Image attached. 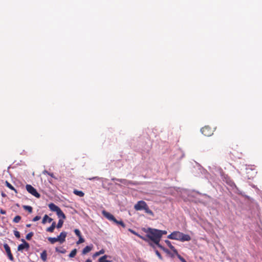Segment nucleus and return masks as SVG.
I'll return each mask as SVG.
<instances>
[{"mask_svg":"<svg viewBox=\"0 0 262 262\" xmlns=\"http://www.w3.org/2000/svg\"><path fill=\"white\" fill-rule=\"evenodd\" d=\"M146 233H147L146 236L149 239L152 241L159 247L164 250V248L160 244L161 238V235L160 234V230L148 228L146 231Z\"/></svg>","mask_w":262,"mask_h":262,"instance_id":"1","label":"nucleus"},{"mask_svg":"<svg viewBox=\"0 0 262 262\" xmlns=\"http://www.w3.org/2000/svg\"><path fill=\"white\" fill-rule=\"evenodd\" d=\"M167 238L181 242L189 241L191 239V237L188 234H185L180 231H173L168 235Z\"/></svg>","mask_w":262,"mask_h":262,"instance_id":"2","label":"nucleus"},{"mask_svg":"<svg viewBox=\"0 0 262 262\" xmlns=\"http://www.w3.org/2000/svg\"><path fill=\"white\" fill-rule=\"evenodd\" d=\"M134 208L136 210H144L145 212L154 216V212L149 208L147 203L144 201H139L134 206Z\"/></svg>","mask_w":262,"mask_h":262,"instance_id":"3","label":"nucleus"},{"mask_svg":"<svg viewBox=\"0 0 262 262\" xmlns=\"http://www.w3.org/2000/svg\"><path fill=\"white\" fill-rule=\"evenodd\" d=\"M26 188L28 192L31 193L33 196H35L37 198H39L40 197V195L39 193L37 192L36 189H35L32 186L29 184H27L26 186Z\"/></svg>","mask_w":262,"mask_h":262,"instance_id":"4","label":"nucleus"},{"mask_svg":"<svg viewBox=\"0 0 262 262\" xmlns=\"http://www.w3.org/2000/svg\"><path fill=\"white\" fill-rule=\"evenodd\" d=\"M202 133L205 136L209 137L213 134V129L209 126H205L201 129Z\"/></svg>","mask_w":262,"mask_h":262,"instance_id":"5","label":"nucleus"},{"mask_svg":"<svg viewBox=\"0 0 262 262\" xmlns=\"http://www.w3.org/2000/svg\"><path fill=\"white\" fill-rule=\"evenodd\" d=\"M21 241L23 243L18 245L17 247L18 251H21L25 249L28 250L30 247L29 244L24 239H21Z\"/></svg>","mask_w":262,"mask_h":262,"instance_id":"6","label":"nucleus"},{"mask_svg":"<svg viewBox=\"0 0 262 262\" xmlns=\"http://www.w3.org/2000/svg\"><path fill=\"white\" fill-rule=\"evenodd\" d=\"M4 248L7 254V255H8L9 259L11 261H13L14 260V258H13V256L11 252L10 248L9 246V245L7 244H5L4 245Z\"/></svg>","mask_w":262,"mask_h":262,"instance_id":"7","label":"nucleus"},{"mask_svg":"<svg viewBox=\"0 0 262 262\" xmlns=\"http://www.w3.org/2000/svg\"><path fill=\"white\" fill-rule=\"evenodd\" d=\"M102 214L108 220L113 221L114 223H115V222H117V220L115 219L114 215L104 210L102 211Z\"/></svg>","mask_w":262,"mask_h":262,"instance_id":"8","label":"nucleus"},{"mask_svg":"<svg viewBox=\"0 0 262 262\" xmlns=\"http://www.w3.org/2000/svg\"><path fill=\"white\" fill-rule=\"evenodd\" d=\"M67 232H64V231H62L61 232L59 235H58L57 238L58 240V242L62 244L64 242H65L66 241V236H67Z\"/></svg>","mask_w":262,"mask_h":262,"instance_id":"9","label":"nucleus"},{"mask_svg":"<svg viewBox=\"0 0 262 262\" xmlns=\"http://www.w3.org/2000/svg\"><path fill=\"white\" fill-rule=\"evenodd\" d=\"M49 208L52 211L57 212L59 209V207L54 204V203H50L49 204Z\"/></svg>","mask_w":262,"mask_h":262,"instance_id":"10","label":"nucleus"},{"mask_svg":"<svg viewBox=\"0 0 262 262\" xmlns=\"http://www.w3.org/2000/svg\"><path fill=\"white\" fill-rule=\"evenodd\" d=\"M93 246L91 245V246H86L82 251V254L85 255L88 253L90 252L93 249Z\"/></svg>","mask_w":262,"mask_h":262,"instance_id":"11","label":"nucleus"},{"mask_svg":"<svg viewBox=\"0 0 262 262\" xmlns=\"http://www.w3.org/2000/svg\"><path fill=\"white\" fill-rule=\"evenodd\" d=\"M53 221V219L50 217L47 214H45L44 216L43 217L42 220V224H45L47 222L49 223H51Z\"/></svg>","mask_w":262,"mask_h":262,"instance_id":"12","label":"nucleus"},{"mask_svg":"<svg viewBox=\"0 0 262 262\" xmlns=\"http://www.w3.org/2000/svg\"><path fill=\"white\" fill-rule=\"evenodd\" d=\"M165 243L166 244H167V245L169 247V248L173 252H174L175 253H177L178 254V252H177V250L176 249V248H174V246H173L171 244V242L168 241V240H166L165 241Z\"/></svg>","mask_w":262,"mask_h":262,"instance_id":"13","label":"nucleus"},{"mask_svg":"<svg viewBox=\"0 0 262 262\" xmlns=\"http://www.w3.org/2000/svg\"><path fill=\"white\" fill-rule=\"evenodd\" d=\"M40 258L43 261H46L47 260V251L44 250L40 254Z\"/></svg>","mask_w":262,"mask_h":262,"instance_id":"14","label":"nucleus"},{"mask_svg":"<svg viewBox=\"0 0 262 262\" xmlns=\"http://www.w3.org/2000/svg\"><path fill=\"white\" fill-rule=\"evenodd\" d=\"M108 257H110V256L107 255H104L103 256L99 258L98 262H111V260L107 259V258Z\"/></svg>","mask_w":262,"mask_h":262,"instance_id":"15","label":"nucleus"},{"mask_svg":"<svg viewBox=\"0 0 262 262\" xmlns=\"http://www.w3.org/2000/svg\"><path fill=\"white\" fill-rule=\"evenodd\" d=\"M56 214L59 218H61L62 219H65L66 218L65 214L60 208H59V209L56 212Z\"/></svg>","mask_w":262,"mask_h":262,"instance_id":"16","label":"nucleus"},{"mask_svg":"<svg viewBox=\"0 0 262 262\" xmlns=\"http://www.w3.org/2000/svg\"><path fill=\"white\" fill-rule=\"evenodd\" d=\"M56 227V222H53L51 225V226L49 227H48L47 229H46V231L47 232H53L55 229V228Z\"/></svg>","mask_w":262,"mask_h":262,"instance_id":"17","label":"nucleus"},{"mask_svg":"<svg viewBox=\"0 0 262 262\" xmlns=\"http://www.w3.org/2000/svg\"><path fill=\"white\" fill-rule=\"evenodd\" d=\"M73 193L75 194H76V195H78L79 196H80V197H82L84 195V192L83 191H80V190H77V189L74 190Z\"/></svg>","mask_w":262,"mask_h":262,"instance_id":"18","label":"nucleus"},{"mask_svg":"<svg viewBox=\"0 0 262 262\" xmlns=\"http://www.w3.org/2000/svg\"><path fill=\"white\" fill-rule=\"evenodd\" d=\"M48 240L52 244H54L55 243H56L57 242H58V240L57 237H49L48 238Z\"/></svg>","mask_w":262,"mask_h":262,"instance_id":"19","label":"nucleus"},{"mask_svg":"<svg viewBox=\"0 0 262 262\" xmlns=\"http://www.w3.org/2000/svg\"><path fill=\"white\" fill-rule=\"evenodd\" d=\"M77 252V249H74L70 253V254L69 255V257H70V258L74 257L75 256V255H76Z\"/></svg>","mask_w":262,"mask_h":262,"instance_id":"20","label":"nucleus"},{"mask_svg":"<svg viewBox=\"0 0 262 262\" xmlns=\"http://www.w3.org/2000/svg\"><path fill=\"white\" fill-rule=\"evenodd\" d=\"M63 220L64 219H60L58 221V224L56 226V227L57 228H60L62 227V225H63Z\"/></svg>","mask_w":262,"mask_h":262,"instance_id":"21","label":"nucleus"},{"mask_svg":"<svg viewBox=\"0 0 262 262\" xmlns=\"http://www.w3.org/2000/svg\"><path fill=\"white\" fill-rule=\"evenodd\" d=\"M23 208L25 210L28 211L30 213L32 212V207L30 206L24 205Z\"/></svg>","mask_w":262,"mask_h":262,"instance_id":"22","label":"nucleus"},{"mask_svg":"<svg viewBox=\"0 0 262 262\" xmlns=\"http://www.w3.org/2000/svg\"><path fill=\"white\" fill-rule=\"evenodd\" d=\"M6 186L10 188V189L14 190L16 193H17V190L14 188V187L8 182H6Z\"/></svg>","mask_w":262,"mask_h":262,"instance_id":"23","label":"nucleus"},{"mask_svg":"<svg viewBox=\"0 0 262 262\" xmlns=\"http://www.w3.org/2000/svg\"><path fill=\"white\" fill-rule=\"evenodd\" d=\"M21 217L19 215H16L13 220V222L18 223L20 222Z\"/></svg>","mask_w":262,"mask_h":262,"instance_id":"24","label":"nucleus"},{"mask_svg":"<svg viewBox=\"0 0 262 262\" xmlns=\"http://www.w3.org/2000/svg\"><path fill=\"white\" fill-rule=\"evenodd\" d=\"M55 251L60 253H65L66 252V249L62 248H61V249H59L58 248L56 247L55 248Z\"/></svg>","mask_w":262,"mask_h":262,"instance_id":"25","label":"nucleus"},{"mask_svg":"<svg viewBox=\"0 0 262 262\" xmlns=\"http://www.w3.org/2000/svg\"><path fill=\"white\" fill-rule=\"evenodd\" d=\"M104 252H105L104 250L103 249H101L99 251L95 253H94L93 255V256L94 257L98 256L100 254H103Z\"/></svg>","mask_w":262,"mask_h":262,"instance_id":"26","label":"nucleus"},{"mask_svg":"<svg viewBox=\"0 0 262 262\" xmlns=\"http://www.w3.org/2000/svg\"><path fill=\"white\" fill-rule=\"evenodd\" d=\"M33 235H34V233L33 232H31L27 234V235L26 236V238L27 240H30L32 238Z\"/></svg>","mask_w":262,"mask_h":262,"instance_id":"27","label":"nucleus"},{"mask_svg":"<svg viewBox=\"0 0 262 262\" xmlns=\"http://www.w3.org/2000/svg\"><path fill=\"white\" fill-rule=\"evenodd\" d=\"M115 223H116L117 225H121L123 228L125 227V225L124 224V223L122 221H118L117 220V222H115Z\"/></svg>","mask_w":262,"mask_h":262,"instance_id":"28","label":"nucleus"},{"mask_svg":"<svg viewBox=\"0 0 262 262\" xmlns=\"http://www.w3.org/2000/svg\"><path fill=\"white\" fill-rule=\"evenodd\" d=\"M79 237V239H78V241L76 242V244H77V245H79V244H81V243H83V242H84V238H83L82 237V236H79V237Z\"/></svg>","mask_w":262,"mask_h":262,"instance_id":"29","label":"nucleus"},{"mask_svg":"<svg viewBox=\"0 0 262 262\" xmlns=\"http://www.w3.org/2000/svg\"><path fill=\"white\" fill-rule=\"evenodd\" d=\"M74 232L77 236L79 237V236H81V232L79 229H75Z\"/></svg>","mask_w":262,"mask_h":262,"instance_id":"30","label":"nucleus"},{"mask_svg":"<svg viewBox=\"0 0 262 262\" xmlns=\"http://www.w3.org/2000/svg\"><path fill=\"white\" fill-rule=\"evenodd\" d=\"M14 234L16 237H17L18 238L20 237V233L18 231H16V230L14 231Z\"/></svg>","mask_w":262,"mask_h":262,"instance_id":"31","label":"nucleus"},{"mask_svg":"<svg viewBox=\"0 0 262 262\" xmlns=\"http://www.w3.org/2000/svg\"><path fill=\"white\" fill-rule=\"evenodd\" d=\"M156 255L158 256V257L160 259H162V256L161 254L160 253V252L158 250L155 251Z\"/></svg>","mask_w":262,"mask_h":262,"instance_id":"32","label":"nucleus"},{"mask_svg":"<svg viewBox=\"0 0 262 262\" xmlns=\"http://www.w3.org/2000/svg\"><path fill=\"white\" fill-rule=\"evenodd\" d=\"M128 231L129 232H130L134 234V235H136L137 236H138V235L139 234L137 232H136L135 231L133 230V229H128Z\"/></svg>","mask_w":262,"mask_h":262,"instance_id":"33","label":"nucleus"},{"mask_svg":"<svg viewBox=\"0 0 262 262\" xmlns=\"http://www.w3.org/2000/svg\"><path fill=\"white\" fill-rule=\"evenodd\" d=\"M178 257L182 262H187L185 259L182 257L181 255L178 254Z\"/></svg>","mask_w":262,"mask_h":262,"instance_id":"34","label":"nucleus"},{"mask_svg":"<svg viewBox=\"0 0 262 262\" xmlns=\"http://www.w3.org/2000/svg\"><path fill=\"white\" fill-rule=\"evenodd\" d=\"M40 219V216H35L33 219L32 221L33 222H36V221H37L39 220Z\"/></svg>","mask_w":262,"mask_h":262,"instance_id":"35","label":"nucleus"},{"mask_svg":"<svg viewBox=\"0 0 262 262\" xmlns=\"http://www.w3.org/2000/svg\"><path fill=\"white\" fill-rule=\"evenodd\" d=\"M160 234L161 235V237L163 235H165L167 234V231L165 230H160Z\"/></svg>","mask_w":262,"mask_h":262,"instance_id":"36","label":"nucleus"},{"mask_svg":"<svg viewBox=\"0 0 262 262\" xmlns=\"http://www.w3.org/2000/svg\"><path fill=\"white\" fill-rule=\"evenodd\" d=\"M138 236L139 237H140V238L142 239L143 240H144V241H147V239H146L145 237H143V236H141V235H140L139 234L138 235V236Z\"/></svg>","mask_w":262,"mask_h":262,"instance_id":"37","label":"nucleus"},{"mask_svg":"<svg viewBox=\"0 0 262 262\" xmlns=\"http://www.w3.org/2000/svg\"><path fill=\"white\" fill-rule=\"evenodd\" d=\"M46 172L48 173V175H49L50 176H51V177L52 178H54L55 179H56L54 176V174L53 173H50V172H48V171H46Z\"/></svg>","mask_w":262,"mask_h":262,"instance_id":"38","label":"nucleus"},{"mask_svg":"<svg viewBox=\"0 0 262 262\" xmlns=\"http://www.w3.org/2000/svg\"><path fill=\"white\" fill-rule=\"evenodd\" d=\"M0 213H1V214H5L6 213V211H5V210H3V209H1L0 210Z\"/></svg>","mask_w":262,"mask_h":262,"instance_id":"39","label":"nucleus"},{"mask_svg":"<svg viewBox=\"0 0 262 262\" xmlns=\"http://www.w3.org/2000/svg\"><path fill=\"white\" fill-rule=\"evenodd\" d=\"M98 179L99 178L97 177H93L92 178H89V180H94V179Z\"/></svg>","mask_w":262,"mask_h":262,"instance_id":"40","label":"nucleus"},{"mask_svg":"<svg viewBox=\"0 0 262 262\" xmlns=\"http://www.w3.org/2000/svg\"><path fill=\"white\" fill-rule=\"evenodd\" d=\"M85 262H92V261L90 259H88L86 260Z\"/></svg>","mask_w":262,"mask_h":262,"instance_id":"41","label":"nucleus"},{"mask_svg":"<svg viewBox=\"0 0 262 262\" xmlns=\"http://www.w3.org/2000/svg\"><path fill=\"white\" fill-rule=\"evenodd\" d=\"M31 224H27V225H26V227H31Z\"/></svg>","mask_w":262,"mask_h":262,"instance_id":"42","label":"nucleus"},{"mask_svg":"<svg viewBox=\"0 0 262 262\" xmlns=\"http://www.w3.org/2000/svg\"><path fill=\"white\" fill-rule=\"evenodd\" d=\"M2 195L3 197H5V196H6V195L5 193H2Z\"/></svg>","mask_w":262,"mask_h":262,"instance_id":"43","label":"nucleus"}]
</instances>
